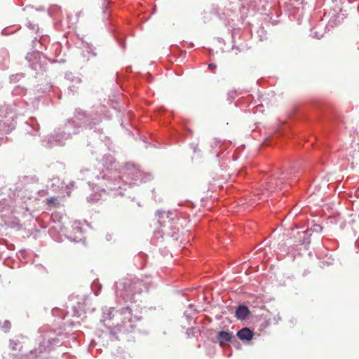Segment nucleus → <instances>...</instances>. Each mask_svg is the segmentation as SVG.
<instances>
[{"instance_id": "412c9836", "label": "nucleus", "mask_w": 359, "mask_h": 359, "mask_svg": "<svg viewBox=\"0 0 359 359\" xmlns=\"http://www.w3.org/2000/svg\"><path fill=\"white\" fill-rule=\"evenodd\" d=\"M208 67L211 70H215L217 68V66H216V65H215L213 63H210V64H209Z\"/></svg>"}, {"instance_id": "9b49d317", "label": "nucleus", "mask_w": 359, "mask_h": 359, "mask_svg": "<svg viewBox=\"0 0 359 359\" xmlns=\"http://www.w3.org/2000/svg\"><path fill=\"white\" fill-rule=\"evenodd\" d=\"M250 314L249 309L244 305L238 306L236 311V317L239 320H245Z\"/></svg>"}, {"instance_id": "a211bd4d", "label": "nucleus", "mask_w": 359, "mask_h": 359, "mask_svg": "<svg viewBox=\"0 0 359 359\" xmlns=\"http://www.w3.org/2000/svg\"><path fill=\"white\" fill-rule=\"evenodd\" d=\"M29 180H30L32 182H36L37 181V179L35 177H29L25 176V177H23L22 182H26Z\"/></svg>"}, {"instance_id": "423d86ee", "label": "nucleus", "mask_w": 359, "mask_h": 359, "mask_svg": "<svg viewBox=\"0 0 359 359\" xmlns=\"http://www.w3.org/2000/svg\"><path fill=\"white\" fill-rule=\"evenodd\" d=\"M299 172V170H291L290 172H287L281 177H278L277 178L273 177L270 181L265 183L264 188L267 192L270 193L279 189L280 190L283 189V184L286 182V180L297 182V179H296V177Z\"/></svg>"}, {"instance_id": "f8f14e48", "label": "nucleus", "mask_w": 359, "mask_h": 359, "mask_svg": "<svg viewBox=\"0 0 359 359\" xmlns=\"http://www.w3.org/2000/svg\"><path fill=\"white\" fill-rule=\"evenodd\" d=\"M232 339V334L229 332L220 331L217 334V339L222 346L224 344L231 341Z\"/></svg>"}, {"instance_id": "7c9ffc66", "label": "nucleus", "mask_w": 359, "mask_h": 359, "mask_svg": "<svg viewBox=\"0 0 359 359\" xmlns=\"http://www.w3.org/2000/svg\"><path fill=\"white\" fill-rule=\"evenodd\" d=\"M102 191H105V188H102Z\"/></svg>"}, {"instance_id": "20e7f679", "label": "nucleus", "mask_w": 359, "mask_h": 359, "mask_svg": "<svg viewBox=\"0 0 359 359\" xmlns=\"http://www.w3.org/2000/svg\"><path fill=\"white\" fill-rule=\"evenodd\" d=\"M39 332L42 334L39 339L38 348L31 350L29 353L19 355L20 359H45L54 346L60 342L61 334H56L46 327L40 328Z\"/></svg>"}, {"instance_id": "4be33fe9", "label": "nucleus", "mask_w": 359, "mask_h": 359, "mask_svg": "<svg viewBox=\"0 0 359 359\" xmlns=\"http://www.w3.org/2000/svg\"><path fill=\"white\" fill-rule=\"evenodd\" d=\"M6 199H4V200H1L0 201V206H4L6 205Z\"/></svg>"}, {"instance_id": "5701e85b", "label": "nucleus", "mask_w": 359, "mask_h": 359, "mask_svg": "<svg viewBox=\"0 0 359 359\" xmlns=\"http://www.w3.org/2000/svg\"><path fill=\"white\" fill-rule=\"evenodd\" d=\"M74 231H78V232H79V231H81V228L80 226H79L78 225H76V226H75L74 227Z\"/></svg>"}, {"instance_id": "b1692460", "label": "nucleus", "mask_w": 359, "mask_h": 359, "mask_svg": "<svg viewBox=\"0 0 359 359\" xmlns=\"http://www.w3.org/2000/svg\"><path fill=\"white\" fill-rule=\"evenodd\" d=\"M18 74H17V75H13V76H11V80L12 81H15V80L17 79V77H18Z\"/></svg>"}, {"instance_id": "f3484780", "label": "nucleus", "mask_w": 359, "mask_h": 359, "mask_svg": "<svg viewBox=\"0 0 359 359\" xmlns=\"http://www.w3.org/2000/svg\"><path fill=\"white\" fill-rule=\"evenodd\" d=\"M11 324L10 321L5 320L4 323V325L2 326V329L4 330V331L5 332H6L11 329Z\"/></svg>"}, {"instance_id": "6ab92c4d", "label": "nucleus", "mask_w": 359, "mask_h": 359, "mask_svg": "<svg viewBox=\"0 0 359 359\" xmlns=\"http://www.w3.org/2000/svg\"><path fill=\"white\" fill-rule=\"evenodd\" d=\"M57 198H50L47 199V203L49 205H55L56 203Z\"/></svg>"}, {"instance_id": "aec40b11", "label": "nucleus", "mask_w": 359, "mask_h": 359, "mask_svg": "<svg viewBox=\"0 0 359 359\" xmlns=\"http://www.w3.org/2000/svg\"><path fill=\"white\" fill-rule=\"evenodd\" d=\"M237 95V93L236 91H230L228 93V96L229 99H234V97Z\"/></svg>"}, {"instance_id": "c756f323", "label": "nucleus", "mask_w": 359, "mask_h": 359, "mask_svg": "<svg viewBox=\"0 0 359 359\" xmlns=\"http://www.w3.org/2000/svg\"><path fill=\"white\" fill-rule=\"evenodd\" d=\"M2 88V83L0 81V89Z\"/></svg>"}, {"instance_id": "ddd939ff", "label": "nucleus", "mask_w": 359, "mask_h": 359, "mask_svg": "<svg viewBox=\"0 0 359 359\" xmlns=\"http://www.w3.org/2000/svg\"><path fill=\"white\" fill-rule=\"evenodd\" d=\"M10 348L13 351L18 350L21 352L22 351L23 346L22 343L18 339H11Z\"/></svg>"}, {"instance_id": "6e6552de", "label": "nucleus", "mask_w": 359, "mask_h": 359, "mask_svg": "<svg viewBox=\"0 0 359 359\" xmlns=\"http://www.w3.org/2000/svg\"><path fill=\"white\" fill-rule=\"evenodd\" d=\"M83 49L82 55L86 60H90L91 57H95L97 55L95 52V48L89 43L83 42Z\"/></svg>"}, {"instance_id": "1a4fd4ad", "label": "nucleus", "mask_w": 359, "mask_h": 359, "mask_svg": "<svg viewBox=\"0 0 359 359\" xmlns=\"http://www.w3.org/2000/svg\"><path fill=\"white\" fill-rule=\"evenodd\" d=\"M237 336L241 341H250L253 338L254 332L250 329L244 327L237 332Z\"/></svg>"}, {"instance_id": "f257e3e1", "label": "nucleus", "mask_w": 359, "mask_h": 359, "mask_svg": "<svg viewBox=\"0 0 359 359\" xmlns=\"http://www.w3.org/2000/svg\"><path fill=\"white\" fill-rule=\"evenodd\" d=\"M102 119V116L98 111H86L76 109L73 118H69L62 126L46 137L43 141V145L50 148L62 146L73 135L79 134L83 128L93 129Z\"/></svg>"}, {"instance_id": "cd10ccee", "label": "nucleus", "mask_w": 359, "mask_h": 359, "mask_svg": "<svg viewBox=\"0 0 359 359\" xmlns=\"http://www.w3.org/2000/svg\"><path fill=\"white\" fill-rule=\"evenodd\" d=\"M111 238V236H107V239L108 241H109Z\"/></svg>"}, {"instance_id": "9d476101", "label": "nucleus", "mask_w": 359, "mask_h": 359, "mask_svg": "<svg viewBox=\"0 0 359 359\" xmlns=\"http://www.w3.org/2000/svg\"><path fill=\"white\" fill-rule=\"evenodd\" d=\"M26 125L27 126L26 130L31 135H35L39 130V125L34 118H30L29 122H26Z\"/></svg>"}, {"instance_id": "f03ea898", "label": "nucleus", "mask_w": 359, "mask_h": 359, "mask_svg": "<svg viewBox=\"0 0 359 359\" xmlns=\"http://www.w3.org/2000/svg\"><path fill=\"white\" fill-rule=\"evenodd\" d=\"M114 311V309L112 307L104 309L101 321L106 327L111 329V337L118 339L116 334L132 332L136 326V322L140 320V318L133 316L131 309L128 306L116 311L115 313H113Z\"/></svg>"}, {"instance_id": "a878e982", "label": "nucleus", "mask_w": 359, "mask_h": 359, "mask_svg": "<svg viewBox=\"0 0 359 359\" xmlns=\"http://www.w3.org/2000/svg\"><path fill=\"white\" fill-rule=\"evenodd\" d=\"M84 171H85V172H89V170H81V173L83 172Z\"/></svg>"}, {"instance_id": "4468645a", "label": "nucleus", "mask_w": 359, "mask_h": 359, "mask_svg": "<svg viewBox=\"0 0 359 359\" xmlns=\"http://www.w3.org/2000/svg\"><path fill=\"white\" fill-rule=\"evenodd\" d=\"M114 163V158L110 154L104 155L102 158V164L104 166L107 167V170L109 169V167L110 165H112V164Z\"/></svg>"}, {"instance_id": "bb28decb", "label": "nucleus", "mask_w": 359, "mask_h": 359, "mask_svg": "<svg viewBox=\"0 0 359 359\" xmlns=\"http://www.w3.org/2000/svg\"><path fill=\"white\" fill-rule=\"evenodd\" d=\"M76 83H79L81 82V79H76Z\"/></svg>"}, {"instance_id": "2eb2a0df", "label": "nucleus", "mask_w": 359, "mask_h": 359, "mask_svg": "<svg viewBox=\"0 0 359 359\" xmlns=\"http://www.w3.org/2000/svg\"><path fill=\"white\" fill-rule=\"evenodd\" d=\"M25 90L23 88H21L20 86H18L16 87L13 90V94L14 95H25Z\"/></svg>"}, {"instance_id": "7ed1b4c3", "label": "nucleus", "mask_w": 359, "mask_h": 359, "mask_svg": "<svg viewBox=\"0 0 359 359\" xmlns=\"http://www.w3.org/2000/svg\"><path fill=\"white\" fill-rule=\"evenodd\" d=\"M153 178L150 172H144L142 171L137 166L133 163H128L123 168V175L118 177H114V179H107L102 184H98L100 187L104 186L108 191L122 189L123 184H138L150 181Z\"/></svg>"}, {"instance_id": "393cba45", "label": "nucleus", "mask_w": 359, "mask_h": 359, "mask_svg": "<svg viewBox=\"0 0 359 359\" xmlns=\"http://www.w3.org/2000/svg\"><path fill=\"white\" fill-rule=\"evenodd\" d=\"M106 176H107V174H105V173L102 175V179L104 180Z\"/></svg>"}, {"instance_id": "c85d7f7f", "label": "nucleus", "mask_w": 359, "mask_h": 359, "mask_svg": "<svg viewBox=\"0 0 359 359\" xmlns=\"http://www.w3.org/2000/svg\"><path fill=\"white\" fill-rule=\"evenodd\" d=\"M74 86H69V90H72V88H74ZM72 91H74V90H72Z\"/></svg>"}, {"instance_id": "39448f33", "label": "nucleus", "mask_w": 359, "mask_h": 359, "mask_svg": "<svg viewBox=\"0 0 359 359\" xmlns=\"http://www.w3.org/2000/svg\"><path fill=\"white\" fill-rule=\"evenodd\" d=\"M116 295L125 302H135V295L148 290L147 285L136 277H126L116 283Z\"/></svg>"}, {"instance_id": "0eeeda50", "label": "nucleus", "mask_w": 359, "mask_h": 359, "mask_svg": "<svg viewBox=\"0 0 359 359\" xmlns=\"http://www.w3.org/2000/svg\"><path fill=\"white\" fill-rule=\"evenodd\" d=\"M0 111L1 113V116L5 118H8V120H13L14 118L17 116V115H20L22 113L19 111V110L15 107L14 109H9L8 106H3L0 109Z\"/></svg>"}, {"instance_id": "dca6fc26", "label": "nucleus", "mask_w": 359, "mask_h": 359, "mask_svg": "<svg viewBox=\"0 0 359 359\" xmlns=\"http://www.w3.org/2000/svg\"><path fill=\"white\" fill-rule=\"evenodd\" d=\"M100 194H94L90 195L87 198V200L88 202H95L100 199Z\"/></svg>"}]
</instances>
